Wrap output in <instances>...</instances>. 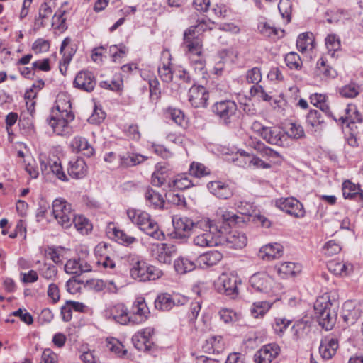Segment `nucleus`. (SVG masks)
Here are the masks:
<instances>
[{
  "label": "nucleus",
  "mask_w": 363,
  "mask_h": 363,
  "mask_svg": "<svg viewBox=\"0 0 363 363\" xmlns=\"http://www.w3.org/2000/svg\"><path fill=\"white\" fill-rule=\"evenodd\" d=\"M127 216L133 223L137 225L147 235L158 240L164 238V235L160 230L157 223L145 211L130 208L127 210Z\"/></svg>",
  "instance_id": "obj_1"
},
{
  "label": "nucleus",
  "mask_w": 363,
  "mask_h": 363,
  "mask_svg": "<svg viewBox=\"0 0 363 363\" xmlns=\"http://www.w3.org/2000/svg\"><path fill=\"white\" fill-rule=\"evenodd\" d=\"M69 101H62L58 97L56 101V109L58 114L51 116L47 118V122L52 127L53 131L57 135H63L68 128V124L74 119V115L71 111Z\"/></svg>",
  "instance_id": "obj_2"
},
{
  "label": "nucleus",
  "mask_w": 363,
  "mask_h": 363,
  "mask_svg": "<svg viewBox=\"0 0 363 363\" xmlns=\"http://www.w3.org/2000/svg\"><path fill=\"white\" fill-rule=\"evenodd\" d=\"M314 311L318 324L325 330H331L335 324L337 313L329 298H318L314 304Z\"/></svg>",
  "instance_id": "obj_3"
},
{
  "label": "nucleus",
  "mask_w": 363,
  "mask_h": 363,
  "mask_svg": "<svg viewBox=\"0 0 363 363\" xmlns=\"http://www.w3.org/2000/svg\"><path fill=\"white\" fill-rule=\"evenodd\" d=\"M162 270L138 258H133L130 262V277L138 281H154L162 276Z\"/></svg>",
  "instance_id": "obj_4"
},
{
  "label": "nucleus",
  "mask_w": 363,
  "mask_h": 363,
  "mask_svg": "<svg viewBox=\"0 0 363 363\" xmlns=\"http://www.w3.org/2000/svg\"><path fill=\"white\" fill-rule=\"evenodd\" d=\"M207 223L206 227L198 228V231L194 233L196 235L193 242L196 246L205 247L218 245L219 225L209 218Z\"/></svg>",
  "instance_id": "obj_5"
},
{
  "label": "nucleus",
  "mask_w": 363,
  "mask_h": 363,
  "mask_svg": "<svg viewBox=\"0 0 363 363\" xmlns=\"http://www.w3.org/2000/svg\"><path fill=\"white\" fill-rule=\"evenodd\" d=\"M207 222V218L198 221H194L187 216H174L172 218L175 234L180 238H187L192 233L198 231V228L206 227Z\"/></svg>",
  "instance_id": "obj_6"
},
{
  "label": "nucleus",
  "mask_w": 363,
  "mask_h": 363,
  "mask_svg": "<svg viewBox=\"0 0 363 363\" xmlns=\"http://www.w3.org/2000/svg\"><path fill=\"white\" fill-rule=\"evenodd\" d=\"M52 214L57 223L64 228L72 225L74 212L70 203L63 199H56L52 203Z\"/></svg>",
  "instance_id": "obj_7"
},
{
  "label": "nucleus",
  "mask_w": 363,
  "mask_h": 363,
  "mask_svg": "<svg viewBox=\"0 0 363 363\" xmlns=\"http://www.w3.org/2000/svg\"><path fill=\"white\" fill-rule=\"evenodd\" d=\"M218 245H223L228 248L240 249L247 244V237L241 232L236 230L226 232V228L219 225Z\"/></svg>",
  "instance_id": "obj_8"
},
{
  "label": "nucleus",
  "mask_w": 363,
  "mask_h": 363,
  "mask_svg": "<svg viewBox=\"0 0 363 363\" xmlns=\"http://www.w3.org/2000/svg\"><path fill=\"white\" fill-rule=\"evenodd\" d=\"M237 110V104L231 100L216 102L212 107L213 112L224 125H229L232 123L235 117Z\"/></svg>",
  "instance_id": "obj_9"
},
{
  "label": "nucleus",
  "mask_w": 363,
  "mask_h": 363,
  "mask_svg": "<svg viewBox=\"0 0 363 363\" xmlns=\"http://www.w3.org/2000/svg\"><path fill=\"white\" fill-rule=\"evenodd\" d=\"M276 205L281 210L295 218H303L305 216L303 204L295 198H281L276 201Z\"/></svg>",
  "instance_id": "obj_10"
},
{
  "label": "nucleus",
  "mask_w": 363,
  "mask_h": 363,
  "mask_svg": "<svg viewBox=\"0 0 363 363\" xmlns=\"http://www.w3.org/2000/svg\"><path fill=\"white\" fill-rule=\"evenodd\" d=\"M154 332V328L148 327L136 333L132 337L134 347L139 351H150L155 345L152 340Z\"/></svg>",
  "instance_id": "obj_11"
},
{
  "label": "nucleus",
  "mask_w": 363,
  "mask_h": 363,
  "mask_svg": "<svg viewBox=\"0 0 363 363\" xmlns=\"http://www.w3.org/2000/svg\"><path fill=\"white\" fill-rule=\"evenodd\" d=\"M262 138L267 143L273 145L281 147L289 145V135L277 127H267Z\"/></svg>",
  "instance_id": "obj_12"
},
{
  "label": "nucleus",
  "mask_w": 363,
  "mask_h": 363,
  "mask_svg": "<svg viewBox=\"0 0 363 363\" xmlns=\"http://www.w3.org/2000/svg\"><path fill=\"white\" fill-rule=\"evenodd\" d=\"M130 314L132 324H140L147 319L150 315V310L143 297H138L135 299Z\"/></svg>",
  "instance_id": "obj_13"
},
{
  "label": "nucleus",
  "mask_w": 363,
  "mask_h": 363,
  "mask_svg": "<svg viewBox=\"0 0 363 363\" xmlns=\"http://www.w3.org/2000/svg\"><path fill=\"white\" fill-rule=\"evenodd\" d=\"M216 289L220 294L233 297L238 294L237 279L223 274L216 284Z\"/></svg>",
  "instance_id": "obj_14"
},
{
  "label": "nucleus",
  "mask_w": 363,
  "mask_h": 363,
  "mask_svg": "<svg viewBox=\"0 0 363 363\" xmlns=\"http://www.w3.org/2000/svg\"><path fill=\"white\" fill-rule=\"evenodd\" d=\"M73 84L75 88L82 91L91 92L94 90L96 81L91 72L82 70L76 75Z\"/></svg>",
  "instance_id": "obj_15"
},
{
  "label": "nucleus",
  "mask_w": 363,
  "mask_h": 363,
  "mask_svg": "<svg viewBox=\"0 0 363 363\" xmlns=\"http://www.w3.org/2000/svg\"><path fill=\"white\" fill-rule=\"evenodd\" d=\"M280 352V347L276 343L264 345L254 355L256 363H272Z\"/></svg>",
  "instance_id": "obj_16"
},
{
  "label": "nucleus",
  "mask_w": 363,
  "mask_h": 363,
  "mask_svg": "<svg viewBox=\"0 0 363 363\" xmlns=\"http://www.w3.org/2000/svg\"><path fill=\"white\" fill-rule=\"evenodd\" d=\"M189 101L194 108L206 107L209 94L203 86H192L189 90Z\"/></svg>",
  "instance_id": "obj_17"
},
{
  "label": "nucleus",
  "mask_w": 363,
  "mask_h": 363,
  "mask_svg": "<svg viewBox=\"0 0 363 363\" xmlns=\"http://www.w3.org/2000/svg\"><path fill=\"white\" fill-rule=\"evenodd\" d=\"M250 283L256 291L268 293L272 289L274 280L265 272H257L251 276Z\"/></svg>",
  "instance_id": "obj_18"
},
{
  "label": "nucleus",
  "mask_w": 363,
  "mask_h": 363,
  "mask_svg": "<svg viewBox=\"0 0 363 363\" xmlns=\"http://www.w3.org/2000/svg\"><path fill=\"white\" fill-rule=\"evenodd\" d=\"M184 44L190 55L202 53V40L195 33V28L189 27L184 33Z\"/></svg>",
  "instance_id": "obj_19"
},
{
  "label": "nucleus",
  "mask_w": 363,
  "mask_h": 363,
  "mask_svg": "<svg viewBox=\"0 0 363 363\" xmlns=\"http://www.w3.org/2000/svg\"><path fill=\"white\" fill-rule=\"evenodd\" d=\"M177 247L174 245L157 244L155 248V258L160 263L169 264L173 257L177 255Z\"/></svg>",
  "instance_id": "obj_20"
},
{
  "label": "nucleus",
  "mask_w": 363,
  "mask_h": 363,
  "mask_svg": "<svg viewBox=\"0 0 363 363\" xmlns=\"http://www.w3.org/2000/svg\"><path fill=\"white\" fill-rule=\"evenodd\" d=\"M107 313L114 321L121 325L132 323L130 314L127 307L123 303H117L111 306Z\"/></svg>",
  "instance_id": "obj_21"
},
{
  "label": "nucleus",
  "mask_w": 363,
  "mask_h": 363,
  "mask_svg": "<svg viewBox=\"0 0 363 363\" xmlns=\"http://www.w3.org/2000/svg\"><path fill=\"white\" fill-rule=\"evenodd\" d=\"M337 348V340L335 337L327 336L321 340L319 352L323 359H330L336 354Z\"/></svg>",
  "instance_id": "obj_22"
},
{
  "label": "nucleus",
  "mask_w": 363,
  "mask_h": 363,
  "mask_svg": "<svg viewBox=\"0 0 363 363\" xmlns=\"http://www.w3.org/2000/svg\"><path fill=\"white\" fill-rule=\"evenodd\" d=\"M171 54L169 51L165 50L162 52V62L161 65L158 67V74L161 80L165 83H169L173 79V72L171 68Z\"/></svg>",
  "instance_id": "obj_23"
},
{
  "label": "nucleus",
  "mask_w": 363,
  "mask_h": 363,
  "mask_svg": "<svg viewBox=\"0 0 363 363\" xmlns=\"http://www.w3.org/2000/svg\"><path fill=\"white\" fill-rule=\"evenodd\" d=\"M207 187L211 194L219 199H228L233 194V189L230 186L220 181L211 182L208 184Z\"/></svg>",
  "instance_id": "obj_24"
},
{
  "label": "nucleus",
  "mask_w": 363,
  "mask_h": 363,
  "mask_svg": "<svg viewBox=\"0 0 363 363\" xmlns=\"http://www.w3.org/2000/svg\"><path fill=\"white\" fill-rule=\"evenodd\" d=\"M282 253L283 247L280 244H268L260 248L259 257L262 259L272 260L279 258Z\"/></svg>",
  "instance_id": "obj_25"
},
{
  "label": "nucleus",
  "mask_w": 363,
  "mask_h": 363,
  "mask_svg": "<svg viewBox=\"0 0 363 363\" xmlns=\"http://www.w3.org/2000/svg\"><path fill=\"white\" fill-rule=\"evenodd\" d=\"M145 198L147 206L154 209H162L164 205V199L162 196L150 187H147L145 192Z\"/></svg>",
  "instance_id": "obj_26"
},
{
  "label": "nucleus",
  "mask_w": 363,
  "mask_h": 363,
  "mask_svg": "<svg viewBox=\"0 0 363 363\" xmlns=\"http://www.w3.org/2000/svg\"><path fill=\"white\" fill-rule=\"evenodd\" d=\"M40 168L42 173L43 174L49 168L50 171L60 180L63 182L68 181L67 177L65 174L62 167L61 166L60 162L57 160H49L48 163L45 162L44 160H40Z\"/></svg>",
  "instance_id": "obj_27"
},
{
  "label": "nucleus",
  "mask_w": 363,
  "mask_h": 363,
  "mask_svg": "<svg viewBox=\"0 0 363 363\" xmlns=\"http://www.w3.org/2000/svg\"><path fill=\"white\" fill-rule=\"evenodd\" d=\"M72 146L76 149L78 152H82L84 155L89 157L94 153V149L89 143L88 140L83 137L76 136L72 141Z\"/></svg>",
  "instance_id": "obj_28"
},
{
  "label": "nucleus",
  "mask_w": 363,
  "mask_h": 363,
  "mask_svg": "<svg viewBox=\"0 0 363 363\" xmlns=\"http://www.w3.org/2000/svg\"><path fill=\"white\" fill-rule=\"evenodd\" d=\"M223 258V255L218 250H213L200 255L197 259L199 265L211 267L218 264Z\"/></svg>",
  "instance_id": "obj_29"
},
{
  "label": "nucleus",
  "mask_w": 363,
  "mask_h": 363,
  "mask_svg": "<svg viewBox=\"0 0 363 363\" xmlns=\"http://www.w3.org/2000/svg\"><path fill=\"white\" fill-rule=\"evenodd\" d=\"M345 115L340 116L338 119L342 124L345 123H361L362 121V118L360 113L357 111L355 105L351 104H348L347 108L345 109Z\"/></svg>",
  "instance_id": "obj_30"
},
{
  "label": "nucleus",
  "mask_w": 363,
  "mask_h": 363,
  "mask_svg": "<svg viewBox=\"0 0 363 363\" xmlns=\"http://www.w3.org/2000/svg\"><path fill=\"white\" fill-rule=\"evenodd\" d=\"M86 171V165L82 158H77L74 161L69 162V167L68 169L69 174L75 179H80L85 176Z\"/></svg>",
  "instance_id": "obj_31"
},
{
  "label": "nucleus",
  "mask_w": 363,
  "mask_h": 363,
  "mask_svg": "<svg viewBox=\"0 0 363 363\" xmlns=\"http://www.w3.org/2000/svg\"><path fill=\"white\" fill-rule=\"evenodd\" d=\"M147 159L146 157L131 152H125L119 155L120 164L122 167H133L142 163Z\"/></svg>",
  "instance_id": "obj_32"
},
{
  "label": "nucleus",
  "mask_w": 363,
  "mask_h": 363,
  "mask_svg": "<svg viewBox=\"0 0 363 363\" xmlns=\"http://www.w3.org/2000/svg\"><path fill=\"white\" fill-rule=\"evenodd\" d=\"M173 296L168 293H162L157 295L155 300V308L162 311H167L174 306Z\"/></svg>",
  "instance_id": "obj_33"
},
{
  "label": "nucleus",
  "mask_w": 363,
  "mask_h": 363,
  "mask_svg": "<svg viewBox=\"0 0 363 363\" xmlns=\"http://www.w3.org/2000/svg\"><path fill=\"white\" fill-rule=\"evenodd\" d=\"M359 309H356L352 306V302H346L343 306V313L342 317L344 322L347 325H353L356 323L359 317Z\"/></svg>",
  "instance_id": "obj_34"
},
{
  "label": "nucleus",
  "mask_w": 363,
  "mask_h": 363,
  "mask_svg": "<svg viewBox=\"0 0 363 363\" xmlns=\"http://www.w3.org/2000/svg\"><path fill=\"white\" fill-rule=\"evenodd\" d=\"M174 267L178 274H186L196 268V264L188 258L180 257L174 262Z\"/></svg>",
  "instance_id": "obj_35"
},
{
  "label": "nucleus",
  "mask_w": 363,
  "mask_h": 363,
  "mask_svg": "<svg viewBox=\"0 0 363 363\" xmlns=\"http://www.w3.org/2000/svg\"><path fill=\"white\" fill-rule=\"evenodd\" d=\"M192 182L185 174H178L171 182H168L169 188L179 190H184L192 186Z\"/></svg>",
  "instance_id": "obj_36"
},
{
  "label": "nucleus",
  "mask_w": 363,
  "mask_h": 363,
  "mask_svg": "<svg viewBox=\"0 0 363 363\" xmlns=\"http://www.w3.org/2000/svg\"><path fill=\"white\" fill-rule=\"evenodd\" d=\"M359 190L360 186L350 180L345 181L342 184V196L345 199L355 200Z\"/></svg>",
  "instance_id": "obj_37"
},
{
  "label": "nucleus",
  "mask_w": 363,
  "mask_h": 363,
  "mask_svg": "<svg viewBox=\"0 0 363 363\" xmlns=\"http://www.w3.org/2000/svg\"><path fill=\"white\" fill-rule=\"evenodd\" d=\"M299 271L300 267L290 262L281 263L277 268V272L282 278L294 276Z\"/></svg>",
  "instance_id": "obj_38"
},
{
  "label": "nucleus",
  "mask_w": 363,
  "mask_h": 363,
  "mask_svg": "<svg viewBox=\"0 0 363 363\" xmlns=\"http://www.w3.org/2000/svg\"><path fill=\"white\" fill-rule=\"evenodd\" d=\"M328 267L330 271L338 275L347 274L352 270V266L350 264L342 262L332 261L329 262Z\"/></svg>",
  "instance_id": "obj_39"
},
{
  "label": "nucleus",
  "mask_w": 363,
  "mask_h": 363,
  "mask_svg": "<svg viewBox=\"0 0 363 363\" xmlns=\"http://www.w3.org/2000/svg\"><path fill=\"white\" fill-rule=\"evenodd\" d=\"M324 122L320 111L318 110H311L306 116V123L308 126L316 131L319 126Z\"/></svg>",
  "instance_id": "obj_40"
},
{
  "label": "nucleus",
  "mask_w": 363,
  "mask_h": 363,
  "mask_svg": "<svg viewBox=\"0 0 363 363\" xmlns=\"http://www.w3.org/2000/svg\"><path fill=\"white\" fill-rule=\"evenodd\" d=\"M191 65L196 72L204 74L206 71V60L201 54H191L189 55Z\"/></svg>",
  "instance_id": "obj_41"
},
{
  "label": "nucleus",
  "mask_w": 363,
  "mask_h": 363,
  "mask_svg": "<svg viewBox=\"0 0 363 363\" xmlns=\"http://www.w3.org/2000/svg\"><path fill=\"white\" fill-rule=\"evenodd\" d=\"M272 307V303L267 301L255 302L250 309L252 315L255 318L263 317Z\"/></svg>",
  "instance_id": "obj_42"
},
{
  "label": "nucleus",
  "mask_w": 363,
  "mask_h": 363,
  "mask_svg": "<svg viewBox=\"0 0 363 363\" xmlns=\"http://www.w3.org/2000/svg\"><path fill=\"white\" fill-rule=\"evenodd\" d=\"M167 114L169 116L171 119L178 125L185 128L187 125V121L182 110L169 107L167 109Z\"/></svg>",
  "instance_id": "obj_43"
},
{
  "label": "nucleus",
  "mask_w": 363,
  "mask_h": 363,
  "mask_svg": "<svg viewBox=\"0 0 363 363\" xmlns=\"http://www.w3.org/2000/svg\"><path fill=\"white\" fill-rule=\"evenodd\" d=\"M106 346L109 350L120 357H124L127 354V350L124 348L123 345L116 338H107Z\"/></svg>",
  "instance_id": "obj_44"
},
{
  "label": "nucleus",
  "mask_w": 363,
  "mask_h": 363,
  "mask_svg": "<svg viewBox=\"0 0 363 363\" xmlns=\"http://www.w3.org/2000/svg\"><path fill=\"white\" fill-rule=\"evenodd\" d=\"M313 42L312 33H303L298 35L296 40V46L299 51L304 52L307 49L312 48Z\"/></svg>",
  "instance_id": "obj_45"
},
{
  "label": "nucleus",
  "mask_w": 363,
  "mask_h": 363,
  "mask_svg": "<svg viewBox=\"0 0 363 363\" xmlns=\"http://www.w3.org/2000/svg\"><path fill=\"white\" fill-rule=\"evenodd\" d=\"M113 233L116 240L125 246H129L137 242V238L128 235L125 231L114 228L113 229Z\"/></svg>",
  "instance_id": "obj_46"
},
{
  "label": "nucleus",
  "mask_w": 363,
  "mask_h": 363,
  "mask_svg": "<svg viewBox=\"0 0 363 363\" xmlns=\"http://www.w3.org/2000/svg\"><path fill=\"white\" fill-rule=\"evenodd\" d=\"M72 225L74 224L75 228L82 234L87 233L90 229L91 225L85 217L82 216H76L72 220Z\"/></svg>",
  "instance_id": "obj_47"
},
{
  "label": "nucleus",
  "mask_w": 363,
  "mask_h": 363,
  "mask_svg": "<svg viewBox=\"0 0 363 363\" xmlns=\"http://www.w3.org/2000/svg\"><path fill=\"white\" fill-rule=\"evenodd\" d=\"M359 86L350 83L339 89V94L344 98H354L359 94Z\"/></svg>",
  "instance_id": "obj_48"
},
{
  "label": "nucleus",
  "mask_w": 363,
  "mask_h": 363,
  "mask_svg": "<svg viewBox=\"0 0 363 363\" xmlns=\"http://www.w3.org/2000/svg\"><path fill=\"white\" fill-rule=\"evenodd\" d=\"M285 62L286 66L291 69H301L302 67V61L300 56L294 52H291L286 55Z\"/></svg>",
  "instance_id": "obj_49"
},
{
  "label": "nucleus",
  "mask_w": 363,
  "mask_h": 363,
  "mask_svg": "<svg viewBox=\"0 0 363 363\" xmlns=\"http://www.w3.org/2000/svg\"><path fill=\"white\" fill-rule=\"evenodd\" d=\"M318 74H322L324 77L334 78L337 75L336 71L329 65H326L324 59L321 58L317 62Z\"/></svg>",
  "instance_id": "obj_50"
},
{
  "label": "nucleus",
  "mask_w": 363,
  "mask_h": 363,
  "mask_svg": "<svg viewBox=\"0 0 363 363\" xmlns=\"http://www.w3.org/2000/svg\"><path fill=\"white\" fill-rule=\"evenodd\" d=\"M247 161H245L244 163H238V166L240 167H246L250 164L262 169H269L271 167V165L269 163L264 162L260 158L255 156V155H247Z\"/></svg>",
  "instance_id": "obj_51"
},
{
  "label": "nucleus",
  "mask_w": 363,
  "mask_h": 363,
  "mask_svg": "<svg viewBox=\"0 0 363 363\" xmlns=\"http://www.w3.org/2000/svg\"><path fill=\"white\" fill-rule=\"evenodd\" d=\"M189 174L195 177L200 178L209 174L210 172L203 164L194 162L190 165Z\"/></svg>",
  "instance_id": "obj_52"
},
{
  "label": "nucleus",
  "mask_w": 363,
  "mask_h": 363,
  "mask_svg": "<svg viewBox=\"0 0 363 363\" xmlns=\"http://www.w3.org/2000/svg\"><path fill=\"white\" fill-rule=\"evenodd\" d=\"M291 323V321L285 318H275L272 328L275 333L281 335Z\"/></svg>",
  "instance_id": "obj_53"
},
{
  "label": "nucleus",
  "mask_w": 363,
  "mask_h": 363,
  "mask_svg": "<svg viewBox=\"0 0 363 363\" xmlns=\"http://www.w3.org/2000/svg\"><path fill=\"white\" fill-rule=\"evenodd\" d=\"M167 199L170 203L183 208L186 206V199L183 194L179 193L169 192L166 194Z\"/></svg>",
  "instance_id": "obj_54"
},
{
  "label": "nucleus",
  "mask_w": 363,
  "mask_h": 363,
  "mask_svg": "<svg viewBox=\"0 0 363 363\" xmlns=\"http://www.w3.org/2000/svg\"><path fill=\"white\" fill-rule=\"evenodd\" d=\"M127 52V48L123 45H113L109 48V52L111 55L113 61L116 62L118 59L124 57Z\"/></svg>",
  "instance_id": "obj_55"
},
{
  "label": "nucleus",
  "mask_w": 363,
  "mask_h": 363,
  "mask_svg": "<svg viewBox=\"0 0 363 363\" xmlns=\"http://www.w3.org/2000/svg\"><path fill=\"white\" fill-rule=\"evenodd\" d=\"M66 13L65 10L59 9L55 12L52 17V26L55 29H64L65 28L66 18L64 15Z\"/></svg>",
  "instance_id": "obj_56"
},
{
  "label": "nucleus",
  "mask_w": 363,
  "mask_h": 363,
  "mask_svg": "<svg viewBox=\"0 0 363 363\" xmlns=\"http://www.w3.org/2000/svg\"><path fill=\"white\" fill-rule=\"evenodd\" d=\"M325 45L328 51L333 52V55L334 52L338 50L341 46L339 38H337V36L334 34H330L326 37Z\"/></svg>",
  "instance_id": "obj_57"
},
{
  "label": "nucleus",
  "mask_w": 363,
  "mask_h": 363,
  "mask_svg": "<svg viewBox=\"0 0 363 363\" xmlns=\"http://www.w3.org/2000/svg\"><path fill=\"white\" fill-rule=\"evenodd\" d=\"M99 85L101 88L111 90L113 91H118L122 90L123 80L118 79L111 81H101Z\"/></svg>",
  "instance_id": "obj_58"
},
{
  "label": "nucleus",
  "mask_w": 363,
  "mask_h": 363,
  "mask_svg": "<svg viewBox=\"0 0 363 363\" xmlns=\"http://www.w3.org/2000/svg\"><path fill=\"white\" fill-rule=\"evenodd\" d=\"M50 49V42L43 38H38L32 45L33 51L38 54L41 52H45Z\"/></svg>",
  "instance_id": "obj_59"
},
{
  "label": "nucleus",
  "mask_w": 363,
  "mask_h": 363,
  "mask_svg": "<svg viewBox=\"0 0 363 363\" xmlns=\"http://www.w3.org/2000/svg\"><path fill=\"white\" fill-rule=\"evenodd\" d=\"M260 33L267 37H272L279 35V33H284V30H279L274 27L270 26L267 23H261L259 26Z\"/></svg>",
  "instance_id": "obj_60"
},
{
  "label": "nucleus",
  "mask_w": 363,
  "mask_h": 363,
  "mask_svg": "<svg viewBox=\"0 0 363 363\" xmlns=\"http://www.w3.org/2000/svg\"><path fill=\"white\" fill-rule=\"evenodd\" d=\"M218 215H220L222 217L223 221L228 222V224L229 225L231 223H239L240 222H242V218L230 211H223L222 210H220Z\"/></svg>",
  "instance_id": "obj_61"
},
{
  "label": "nucleus",
  "mask_w": 363,
  "mask_h": 363,
  "mask_svg": "<svg viewBox=\"0 0 363 363\" xmlns=\"http://www.w3.org/2000/svg\"><path fill=\"white\" fill-rule=\"evenodd\" d=\"M57 274V269L54 265L44 264L43 267L40 271V274L42 277L47 280L54 279Z\"/></svg>",
  "instance_id": "obj_62"
},
{
  "label": "nucleus",
  "mask_w": 363,
  "mask_h": 363,
  "mask_svg": "<svg viewBox=\"0 0 363 363\" xmlns=\"http://www.w3.org/2000/svg\"><path fill=\"white\" fill-rule=\"evenodd\" d=\"M246 79L248 83L258 84L262 80L260 69L255 67L248 70L246 74Z\"/></svg>",
  "instance_id": "obj_63"
},
{
  "label": "nucleus",
  "mask_w": 363,
  "mask_h": 363,
  "mask_svg": "<svg viewBox=\"0 0 363 363\" xmlns=\"http://www.w3.org/2000/svg\"><path fill=\"white\" fill-rule=\"evenodd\" d=\"M341 250L340 245L335 240H329L323 247L324 254L328 256H333L339 253Z\"/></svg>",
  "instance_id": "obj_64"
}]
</instances>
